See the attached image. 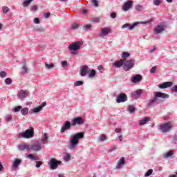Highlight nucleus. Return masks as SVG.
Instances as JSON below:
<instances>
[{
	"instance_id": "46",
	"label": "nucleus",
	"mask_w": 177,
	"mask_h": 177,
	"mask_svg": "<svg viewBox=\"0 0 177 177\" xmlns=\"http://www.w3.org/2000/svg\"><path fill=\"white\" fill-rule=\"evenodd\" d=\"M35 30L37 31V32H44V31H45L44 28H36Z\"/></svg>"
},
{
	"instance_id": "25",
	"label": "nucleus",
	"mask_w": 177,
	"mask_h": 177,
	"mask_svg": "<svg viewBox=\"0 0 177 177\" xmlns=\"http://www.w3.org/2000/svg\"><path fill=\"white\" fill-rule=\"evenodd\" d=\"M148 121H150V118H149V117L145 118V119L140 121V126L145 125V124H147Z\"/></svg>"
},
{
	"instance_id": "54",
	"label": "nucleus",
	"mask_w": 177,
	"mask_h": 177,
	"mask_svg": "<svg viewBox=\"0 0 177 177\" xmlns=\"http://www.w3.org/2000/svg\"><path fill=\"white\" fill-rule=\"evenodd\" d=\"M34 23L35 24H39V23H41V21L39 19V18H35L34 19Z\"/></svg>"
},
{
	"instance_id": "38",
	"label": "nucleus",
	"mask_w": 177,
	"mask_h": 177,
	"mask_svg": "<svg viewBox=\"0 0 177 177\" xmlns=\"http://www.w3.org/2000/svg\"><path fill=\"white\" fill-rule=\"evenodd\" d=\"M153 174V169H150L147 171V172L145 174V177L150 176Z\"/></svg>"
},
{
	"instance_id": "41",
	"label": "nucleus",
	"mask_w": 177,
	"mask_h": 177,
	"mask_svg": "<svg viewBox=\"0 0 177 177\" xmlns=\"http://www.w3.org/2000/svg\"><path fill=\"white\" fill-rule=\"evenodd\" d=\"M100 139L101 142H104V140H106V139H107V137L106 136V135L102 134L100 137Z\"/></svg>"
},
{
	"instance_id": "34",
	"label": "nucleus",
	"mask_w": 177,
	"mask_h": 177,
	"mask_svg": "<svg viewBox=\"0 0 177 177\" xmlns=\"http://www.w3.org/2000/svg\"><path fill=\"white\" fill-rule=\"evenodd\" d=\"M21 109H23L21 106H17L14 108L13 112L17 113V112L20 111V110H21Z\"/></svg>"
},
{
	"instance_id": "56",
	"label": "nucleus",
	"mask_w": 177,
	"mask_h": 177,
	"mask_svg": "<svg viewBox=\"0 0 177 177\" xmlns=\"http://www.w3.org/2000/svg\"><path fill=\"white\" fill-rule=\"evenodd\" d=\"M111 19H115V17H117V15L115 14V12H111Z\"/></svg>"
},
{
	"instance_id": "20",
	"label": "nucleus",
	"mask_w": 177,
	"mask_h": 177,
	"mask_svg": "<svg viewBox=\"0 0 177 177\" xmlns=\"http://www.w3.org/2000/svg\"><path fill=\"white\" fill-rule=\"evenodd\" d=\"M112 64L114 67H116V68L124 67V59H120L118 62H114Z\"/></svg>"
},
{
	"instance_id": "60",
	"label": "nucleus",
	"mask_w": 177,
	"mask_h": 177,
	"mask_svg": "<svg viewBox=\"0 0 177 177\" xmlns=\"http://www.w3.org/2000/svg\"><path fill=\"white\" fill-rule=\"evenodd\" d=\"M115 132L116 133H120V132H121V129H120V128L115 129Z\"/></svg>"
},
{
	"instance_id": "8",
	"label": "nucleus",
	"mask_w": 177,
	"mask_h": 177,
	"mask_svg": "<svg viewBox=\"0 0 177 177\" xmlns=\"http://www.w3.org/2000/svg\"><path fill=\"white\" fill-rule=\"evenodd\" d=\"M60 164H62V161L57 160L55 159V158H52L48 162L50 169H57V166L60 165Z\"/></svg>"
},
{
	"instance_id": "29",
	"label": "nucleus",
	"mask_w": 177,
	"mask_h": 177,
	"mask_svg": "<svg viewBox=\"0 0 177 177\" xmlns=\"http://www.w3.org/2000/svg\"><path fill=\"white\" fill-rule=\"evenodd\" d=\"M34 1V0H26L23 3V6L24 8H27V6H28V5H30V3H31V2Z\"/></svg>"
},
{
	"instance_id": "13",
	"label": "nucleus",
	"mask_w": 177,
	"mask_h": 177,
	"mask_svg": "<svg viewBox=\"0 0 177 177\" xmlns=\"http://www.w3.org/2000/svg\"><path fill=\"white\" fill-rule=\"evenodd\" d=\"M45 106H46V102H42L41 106H37L33 109L31 110L30 113L32 114L34 113H39V111H42V109H44V107H45Z\"/></svg>"
},
{
	"instance_id": "44",
	"label": "nucleus",
	"mask_w": 177,
	"mask_h": 177,
	"mask_svg": "<svg viewBox=\"0 0 177 177\" xmlns=\"http://www.w3.org/2000/svg\"><path fill=\"white\" fill-rule=\"evenodd\" d=\"M6 75H8L6 72H5V71L0 72V77H1V78H5V77H6Z\"/></svg>"
},
{
	"instance_id": "14",
	"label": "nucleus",
	"mask_w": 177,
	"mask_h": 177,
	"mask_svg": "<svg viewBox=\"0 0 177 177\" xmlns=\"http://www.w3.org/2000/svg\"><path fill=\"white\" fill-rule=\"evenodd\" d=\"M165 30V26L164 25H158L155 28L153 29V31L155 32V34H161L164 30Z\"/></svg>"
},
{
	"instance_id": "19",
	"label": "nucleus",
	"mask_w": 177,
	"mask_h": 177,
	"mask_svg": "<svg viewBox=\"0 0 177 177\" xmlns=\"http://www.w3.org/2000/svg\"><path fill=\"white\" fill-rule=\"evenodd\" d=\"M174 83L171 82H165L162 84L158 85V88H160V89H165V88H169L171 87Z\"/></svg>"
},
{
	"instance_id": "18",
	"label": "nucleus",
	"mask_w": 177,
	"mask_h": 177,
	"mask_svg": "<svg viewBox=\"0 0 177 177\" xmlns=\"http://www.w3.org/2000/svg\"><path fill=\"white\" fill-rule=\"evenodd\" d=\"M142 77L141 75H136L135 76L131 77V82L133 84H137L138 82H140L142 81Z\"/></svg>"
},
{
	"instance_id": "40",
	"label": "nucleus",
	"mask_w": 177,
	"mask_h": 177,
	"mask_svg": "<svg viewBox=\"0 0 177 177\" xmlns=\"http://www.w3.org/2000/svg\"><path fill=\"white\" fill-rule=\"evenodd\" d=\"M71 28L73 30H77L78 28V27H80V26L78 25V24H73L71 26Z\"/></svg>"
},
{
	"instance_id": "31",
	"label": "nucleus",
	"mask_w": 177,
	"mask_h": 177,
	"mask_svg": "<svg viewBox=\"0 0 177 177\" xmlns=\"http://www.w3.org/2000/svg\"><path fill=\"white\" fill-rule=\"evenodd\" d=\"M48 138L49 137L48 136V134L44 133V136H43V138L41 140V143H45V142L48 141Z\"/></svg>"
},
{
	"instance_id": "49",
	"label": "nucleus",
	"mask_w": 177,
	"mask_h": 177,
	"mask_svg": "<svg viewBox=\"0 0 177 177\" xmlns=\"http://www.w3.org/2000/svg\"><path fill=\"white\" fill-rule=\"evenodd\" d=\"M157 70V66H153L151 70H150V73H156V71Z\"/></svg>"
},
{
	"instance_id": "59",
	"label": "nucleus",
	"mask_w": 177,
	"mask_h": 177,
	"mask_svg": "<svg viewBox=\"0 0 177 177\" xmlns=\"http://www.w3.org/2000/svg\"><path fill=\"white\" fill-rule=\"evenodd\" d=\"M149 23H151V20H149L147 21L141 22V24H149Z\"/></svg>"
},
{
	"instance_id": "39",
	"label": "nucleus",
	"mask_w": 177,
	"mask_h": 177,
	"mask_svg": "<svg viewBox=\"0 0 177 177\" xmlns=\"http://www.w3.org/2000/svg\"><path fill=\"white\" fill-rule=\"evenodd\" d=\"M92 23H99L100 21V18L99 17H94L91 20Z\"/></svg>"
},
{
	"instance_id": "62",
	"label": "nucleus",
	"mask_w": 177,
	"mask_h": 177,
	"mask_svg": "<svg viewBox=\"0 0 177 177\" xmlns=\"http://www.w3.org/2000/svg\"><path fill=\"white\" fill-rule=\"evenodd\" d=\"M173 91L174 92H177V85H175L174 86H173Z\"/></svg>"
},
{
	"instance_id": "6",
	"label": "nucleus",
	"mask_w": 177,
	"mask_h": 177,
	"mask_svg": "<svg viewBox=\"0 0 177 177\" xmlns=\"http://www.w3.org/2000/svg\"><path fill=\"white\" fill-rule=\"evenodd\" d=\"M172 127H173L172 122H168L160 124L159 126V130L161 131V132L167 133L168 132V131H171Z\"/></svg>"
},
{
	"instance_id": "51",
	"label": "nucleus",
	"mask_w": 177,
	"mask_h": 177,
	"mask_svg": "<svg viewBox=\"0 0 177 177\" xmlns=\"http://www.w3.org/2000/svg\"><path fill=\"white\" fill-rule=\"evenodd\" d=\"M42 165V162L41 161H37L36 162V168H39Z\"/></svg>"
},
{
	"instance_id": "32",
	"label": "nucleus",
	"mask_w": 177,
	"mask_h": 177,
	"mask_svg": "<svg viewBox=\"0 0 177 177\" xmlns=\"http://www.w3.org/2000/svg\"><path fill=\"white\" fill-rule=\"evenodd\" d=\"M131 56V54H129V53L128 52H123L122 53V57L123 59H127V57H129Z\"/></svg>"
},
{
	"instance_id": "23",
	"label": "nucleus",
	"mask_w": 177,
	"mask_h": 177,
	"mask_svg": "<svg viewBox=\"0 0 177 177\" xmlns=\"http://www.w3.org/2000/svg\"><path fill=\"white\" fill-rule=\"evenodd\" d=\"M136 26H138V23H134L133 25H131L129 24H125L122 26V28H129V30H133V28H135Z\"/></svg>"
},
{
	"instance_id": "24",
	"label": "nucleus",
	"mask_w": 177,
	"mask_h": 177,
	"mask_svg": "<svg viewBox=\"0 0 177 177\" xmlns=\"http://www.w3.org/2000/svg\"><path fill=\"white\" fill-rule=\"evenodd\" d=\"M172 156H174V151L171 150L164 153L163 158H168V157H172Z\"/></svg>"
},
{
	"instance_id": "21",
	"label": "nucleus",
	"mask_w": 177,
	"mask_h": 177,
	"mask_svg": "<svg viewBox=\"0 0 177 177\" xmlns=\"http://www.w3.org/2000/svg\"><path fill=\"white\" fill-rule=\"evenodd\" d=\"M21 163V159H17L15 161H14L11 165L12 169L14 171H16L17 169V167L20 165Z\"/></svg>"
},
{
	"instance_id": "63",
	"label": "nucleus",
	"mask_w": 177,
	"mask_h": 177,
	"mask_svg": "<svg viewBox=\"0 0 177 177\" xmlns=\"http://www.w3.org/2000/svg\"><path fill=\"white\" fill-rule=\"evenodd\" d=\"M119 140L120 141V142H122V135H120V136H119Z\"/></svg>"
},
{
	"instance_id": "17",
	"label": "nucleus",
	"mask_w": 177,
	"mask_h": 177,
	"mask_svg": "<svg viewBox=\"0 0 177 177\" xmlns=\"http://www.w3.org/2000/svg\"><path fill=\"white\" fill-rule=\"evenodd\" d=\"M28 95V91H23V90H21L17 94L19 99H24L27 97Z\"/></svg>"
},
{
	"instance_id": "43",
	"label": "nucleus",
	"mask_w": 177,
	"mask_h": 177,
	"mask_svg": "<svg viewBox=\"0 0 177 177\" xmlns=\"http://www.w3.org/2000/svg\"><path fill=\"white\" fill-rule=\"evenodd\" d=\"M2 10L3 13H7L8 12H9V8H8V6H3L2 7Z\"/></svg>"
},
{
	"instance_id": "27",
	"label": "nucleus",
	"mask_w": 177,
	"mask_h": 177,
	"mask_svg": "<svg viewBox=\"0 0 177 177\" xmlns=\"http://www.w3.org/2000/svg\"><path fill=\"white\" fill-rule=\"evenodd\" d=\"M21 113L22 114V115H27L28 114V108H21Z\"/></svg>"
},
{
	"instance_id": "33",
	"label": "nucleus",
	"mask_w": 177,
	"mask_h": 177,
	"mask_svg": "<svg viewBox=\"0 0 177 177\" xmlns=\"http://www.w3.org/2000/svg\"><path fill=\"white\" fill-rule=\"evenodd\" d=\"M75 86H81V85H84V82L78 80L74 82Z\"/></svg>"
},
{
	"instance_id": "37",
	"label": "nucleus",
	"mask_w": 177,
	"mask_h": 177,
	"mask_svg": "<svg viewBox=\"0 0 177 177\" xmlns=\"http://www.w3.org/2000/svg\"><path fill=\"white\" fill-rule=\"evenodd\" d=\"M135 110H136L135 106H133L132 105H130L128 107V111H129V113H133V111H135Z\"/></svg>"
},
{
	"instance_id": "48",
	"label": "nucleus",
	"mask_w": 177,
	"mask_h": 177,
	"mask_svg": "<svg viewBox=\"0 0 177 177\" xmlns=\"http://www.w3.org/2000/svg\"><path fill=\"white\" fill-rule=\"evenodd\" d=\"M71 158L70 157V154L66 153L65 155V161H70Z\"/></svg>"
},
{
	"instance_id": "16",
	"label": "nucleus",
	"mask_w": 177,
	"mask_h": 177,
	"mask_svg": "<svg viewBox=\"0 0 177 177\" xmlns=\"http://www.w3.org/2000/svg\"><path fill=\"white\" fill-rule=\"evenodd\" d=\"M110 32H111V29L109 28H101V34L100 35V37H106Z\"/></svg>"
},
{
	"instance_id": "45",
	"label": "nucleus",
	"mask_w": 177,
	"mask_h": 177,
	"mask_svg": "<svg viewBox=\"0 0 177 177\" xmlns=\"http://www.w3.org/2000/svg\"><path fill=\"white\" fill-rule=\"evenodd\" d=\"M135 9L138 11L143 10V7H142L140 5H137L136 6Z\"/></svg>"
},
{
	"instance_id": "9",
	"label": "nucleus",
	"mask_w": 177,
	"mask_h": 177,
	"mask_svg": "<svg viewBox=\"0 0 177 177\" xmlns=\"http://www.w3.org/2000/svg\"><path fill=\"white\" fill-rule=\"evenodd\" d=\"M84 122H85L82 118L77 117L72 120V127H75V125H82Z\"/></svg>"
},
{
	"instance_id": "15",
	"label": "nucleus",
	"mask_w": 177,
	"mask_h": 177,
	"mask_svg": "<svg viewBox=\"0 0 177 177\" xmlns=\"http://www.w3.org/2000/svg\"><path fill=\"white\" fill-rule=\"evenodd\" d=\"M72 123L70 122V121H66L64 124V126L61 128V132H66V131H68V129H70V127H71Z\"/></svg>"
},
{
	"instance_id": "2",
	"label": "nucleus",
	"mask_w": 177,
	"mask_h": 177,
	"mask_svg": "<svg viewBox=\"0 0 177 177\" xmlns=\"http://www.w3.org/2000/svg\"><path fill=\"white\" fill-rule=\"evenodd\" d=\"M160 97L161 99H168L169 97V95L161 93L160 91H156L153 93V97L148 104V106H151L153 104H156L157 103V99Z\"/></svg>"
},
{
	"instance_id": "12",
	"label": "nucleus",
	"mask_w": 177,
	"mask_h": 177,
	"mask_svg": "<svg viewBox=\"0 0 177 177\" xmlns=\"http://www.w3.org/2000/svg\"><path fill=\"white\" fill-rule=\"evenodd\" d=\"M88 70H89V67H88V66L86 65L82 66L80 71V74L81 77H85V75L88 74Z\"/></svg>"
},
{
	"instance_id": "28",
	"label": "nucleus",
	"mask_w": 177,
	"mask_h": 177,
	"mask_svg": "<svg viewBox=\"0 0 177 177\" xmlns=\"http://www.w3.org/2000/svg\"><path fill=\"white\" fill-rule=\"evenodd\" d=\"M45 67L47 68V70H50L51 68H53L55 67V65L52 63L48 64L45 63Z\"/></svg>"
},
{
	"instance_id": "57",
	"label": "nucleus",
	"mask_w": 177,
	"mask_h": 177,
	"mask_svg": "<svg viewBox=\"0 0 177 177\" xmlns=\"http://www.w3.org/2000/svg\"><path fill=\"white\" fill-rule=\"evenodd\" d=\"M97 69L99 70V71H100V73H103V66H98Z\"/></svg>"
},
{
	"instance_id": "10",
	"label": "nucleus",
	"mask_w": 177,
	"mask_h": 177,
	"mask_svg": "<svg viewBox=\"0 0 177 177\" xmlns=\"http://www.w3.org/2000/svg\"><path fill=\"white\" fill-rule=\"evenodd\" d=\"M128 100V96L125 93H120L116 98L117 103H124Z\"/></svg>"
},
{
	"instance_id": "30",
	"label": "nucleus",
	"mask_w": 177,
	"mask_h": 177,
	"mask_svg": "<svg viewBox=\"0 0 177 177\" xmlns=\"http://www.w3.org/2000/svg\"><path fill=\"white\" fill-rule=\"evenodd\" d=\"M92 28L91 24H86L83 26L84 31H88V30H91Z\"/></svg>"
},
{
	"instance_id": "7",
	"label": "nucleus",
	"mask_w": 177,
	"mask_h": 177,
	"mask_svg": "<svg viewBox=\"0 0 177 177\" xmlns=\"http://www.w3.org/2000/svg\"><path fill=\"white\" fill-rule=\"evenodd\" d=\"M84 44L82 41H76L73 42L71 44L69 45L68 49L69 50H73L74 52H77V50H80L81 49V46Z\"/></svg>"
},
{
	"instance_id": "61",
	"label": "nucleus",
	"mask_w": 177,
	"mask_h": 177,
	"mask_svg": "<svg viewBox=\"0 0 177 177\" xmlns=\"http://www.w3.org/2000/svg\"><path fill=\"white\" fill-rule=\"evenodd\" d=\"M49 16H50V12H47V13L45 14L46 19H48L49 17Z\"/></svg>"
},
{
	"instance_id": "47",
	"label": "nucleus",
	"mask_w": 177,
	"mask_h": 177,
	"mask_svg": "<svg viewBox=\"0 0 177 177\" xmlns=\"http://www.w3.org/2000/svg\"><path fill=\"white\" fill-rule=\"evenodd\" d=\"M160 3H161V0H153V5L156 6H159Z\"/></svg>"
},
{
	"instance_id": "58",
	"label": "nucleus",
	"mask_w": 177,
	"mask_h": 177,
	"mask_svg": "<svg viewBox=\"0 0 177 177\" xmlns=\"http://www.w3.org/2000/svg\"><path fill=\"white\" fill-rule=\"evenodd\" d=\"M62 67H65V66H67V62L62 61Z\"/></svg>"
},
{
	"instance_id": "50",
	"label": "nucleus",
	"mask_w": 177,
	"mask_h": 177,
	"mask_svg": "<svg viewBox=\"0 0 177 177\" xmlns=\"http://www.w3.org/2000/svg\"><path fill=\"white\" fill-rule=\"evenodd\" d=\"M91 3L94 6L97 7L99 6V4L97 3V0H91Z\"/></svg>"
},
{
	"instance_id": "26",
	"label": "nucleus",
	"mask_w": 177,
	"mask_h": 177,
	"mask_svg": "<svg viewBox=\"0 0 177 177\" xmlns=\"http://www.w3.org/2000/svg\"><path fill=\"white\" fill-rule=\"evenodd\" d=\"M27 157L28 158H30V160H33L35 161H37V160H39V158H38V156H35L32 153L28 154Z\"/></svg>"
},
{
	"instance_id": "55",
	"label": "nucleus",
	"mask_w": 177,
	"mask_h": 177,
	"mask_svg": "<svg viewBox=\"0 0 177 177\" xmlns=\"http://www.w3.org/2000/svg\"><path fill=\"white\" fill-rule=\"evenodd\" d=\"M22 70H24V73H28V68H27V66L26 65L22 66Z\"/></svg>"
},
{
	"instance_id": "3",
	"label": "nucleus",
	"mask_w": 177,
	"mask_h": 177,
	"mask_svg": "<svg viewBox=\"0 0 177 177\" xmlns=\"http://www.w3.org/2000/svg\"><path fill=\"white\" fill-rule=\"evenodd\" d=\"M34 136V128L30 127L18 134L19 139H31Z\"/></svg>"
},
{
	"instance_id": "1",
	"label": "nucleus",
	"mask_w": 177,
	"mask_h": 177,
	"mask_svg": "<svg viewBox=\"0 0 177 177\" xmlns=\"http://www.w3.org/2000/svg\"><path fill=\"white\" fill-rule=\"evenodd\" d=\"M19 150L21 151H24V150H27L28 151H39L42 147H41V142H38L37 144L32 145H21L18 147Z\"/></svg>"
},
{
	"instance_id": "35",
	"label": "nucleus",
	"mask_w": 177,
	"mask_h": 177,
	"mask_svg": "<svg viewBox=\"0 0 177 177\" xmlns=\"http://www.w3.org/2000/svg\"><path fill=\"white\" fill-rule=\"evenodd\" d=\"M5 84L6 85H10L12 84V79L10 77H8L5 80Z\"/></svg>"
},
{
	"instance_id": "22",
	"label": "nucleus",
	"mask_w": 177,
	"mask_h": 177,
	"mask_svg": "<svg viewBox=\"0 0 177 177\" xmlns=\"http://www.w3.org/2000/svg\"><path fill=\"white\" fill-rule=\"evenodd\" d=\"M122 165H125V158L122 157L118 161V163L116 165V168L118 169H120V168H121Z\"/></svg>"
},
{
	"instance_id": "11",
	"label": "nucleus",
	"mask_w": 177,
	"mask_h": 177,
	"mask_svg": "<svg viewBox=\"0 0 177 177\" xmlns=\"http://www.w3.org/2000/svg\"><path fill=\"white\" fill-rule=\"evenodd\" d=\"M133 3V2L131 0L125 2L122 6V10H124V12H127V10H129V9L132 8Z\"/></svg>"
},
{
	"instance_id": "42",
	"label": "nucleus",
	"mask_w": 177,
	"mask_h": 177,
	"mask_svg": "<svg viewBox=\"0 0 177 177\" xmlns=\"http://www.w3.org/2000/svg\"><path fill=\"white\" fill-rule=\"evenodd\" d=\"M142 95V90H137L133 94L134 96H140Z\"/></svg>"
},
{
	"instance_id": "4",
	"label": "nucleus",
	"mask_w": 177,
	"mask_h": 177,
	"mask_svg": "<svg viewBox=\"0 0 177 177\" xmlns=\"http://www.w3.org/2000/svg\"><path fill=\"white\" fill-rule=\"evenodd\" d=\"M82 138H84V133L82 132L75 134L71 139V149H74L78 145L80 139H82Z\"/></svg>"
},
{
	"instance_id": "52",
	"label": "nucleus",
	"mask_w": 177,
	"mask_h": 177,
	"mask_svg": "<svg viewBox=\"0 0 177 177\" xmlns=\"http://www.w3.org/2000/svg\"><path fill=\"white\" fill-rule=\"evenodd\" d=\"M6 120L7 121H12V115H7L6 116Z\"/></svg>"
},
{
	"instance_id": "5",
	"label": "nucleus",
	"mask_w": 177,
	"mask_h": 177,
	"mask_svg": "<svg viewBox=\"0 0 177 177\" xmlns=\"http://www.w3.org/2000/svg\"><path fill=\"white\" fill-rule=\"evenodd\" d=\"M123 68L125 71H129V70L133 68V66H135V61L133 59L127 60V59H123Z\"/></svg>"
},
{
	"instance_id": "53",
	"label": "nucleus",
	"mask_w": 177,
	"mask_h": 177,
	"mask_svg": "<svg viewBox=\"0 0 177 177\" xmlns=\"http://www.w3.org/2000/svg\"><path fill=\"white\" fill-rule=\"evenodd\" d=\"M32 10L33 12H37V10H38V6H37V5H34L32 7Z\"/></svg>"
},
{
	"instance_id": "36",
	"label": "nucleus",
	"mask_w": 177,
	"mask_h": 177,
	"mask_svg": "<svg viewBox=\"0 0 177 177\" xmlns=\"http://www.w3.org/2000/svg\"><path fill=\"white\" fill-rule=\"evenodd\" d=\"M95 75H96V71L95 70H91L90 71V73L88 75V77L91 78L92 77H95Z\"/></svg>"
},
{
	"instance_id": "64",
	"label": "nucleus",
	"mask_w": 177,
	"mask_h": 177,
	"mask_svg": "<svg viewBox=\"0 0 177 177\" xmlns=\"http://www.w3.org/2000/svg\"><path fill=\"white\" fill-rule=\"evenodd\" d=\"M58 177H64V174H59L58 175Z\"/></svg>"
}]
</instances>
